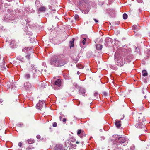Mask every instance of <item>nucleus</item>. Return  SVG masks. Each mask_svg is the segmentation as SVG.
<instances>
[{
	"label": "nucleus",
	"instance_id": "nucleus-38",
	"mask_svg": "<svg viewBox=\"0 0 150 150\" xmlns=\"http://www.w3.org/2000/svg\"><path fill=\"white\" fill-rule=\"evenodd\" d=\"M74 120H76L77 119V118L76 117H75V116H74Z\"/></svg>",
	"mask_w": 150,
	"mask_h": 150
},
{
	"label": "nucleus",
	"instance_id": "nucleus-25",
	"mask_svg": "<svg viewBox=\"0 0 150 150\" xmlns=\"http://www.w3.org/2000/svg\"><path fill=\"white\" fill-rule=\"evenodd\" d=\"M82 131H82L80 129H79L77 131V135L79 136L80 135V134H81Z\"/></svg>",
	"mask_w": 150,
	"mask_h": 150
},
{
	"label": "nucleus",
	"instance_id": "nucleus-23",
	"mask_svg": "<svg viewBox=\"0 0 150 150\" xmlns=\"http://www.w3.org/2000/svg\"><path fill=\"white\" fill-rule=\"evenodd\" d=\"M77 67L79 69H83V66L81 64H77L76 65Z\"/></svg>",
	"mask_w": 150,
	"mask_h": 150
},
{
	"label": "nucleus",
	"instance_id": "nucleus-1",
	"mask_svg": "<svg viewBox=\"0 0 150 150\" xmlns=\"http://www.w3.org/2000/svg\"><path fill=\"white\" fill-rule=\"evenodd\" d=\"M67 63V61L63 54L54 56L50 61V64L56 67L63 66Z\"/></svg>",
	"mask_w": 150,
	"mask_h": 150
},
{
	"label": "nucleus",
	"instance_id": "nucleus-27",
	"mask_svg": "<svg viewBox=\"0 0 150 150\" xmlns=\"http://www.w3.org/2000/svg\"><path fill=\"white\" fill-rule=\"evenodd\" d=\"M75 19L76 20H78L79 18V16L77 14H75L74 16Z\"/></svg>",
	"mask_w": 150,
	"mask_h": 150
},
{
	"label": "nucleus",
	"instance_id": "nucleus-40",
	"mask_svg": "<svg viewBox=\"0 0 150 150\" xmlns=\"http://www.w3.org/2000/svg\"><path fill=\"white\" fill-rule=\"evenodd\" d=\"M34 67H33L32 68V69H33H33H35V70H36V71H35V72H37V70L35 68H33Z\"/></svg>",
	"mask_w": 150,
	"mask_h": 150
},
{
	"label": "nucleus",
	"instance_id": "nucleus-50",
	"mask_svg": "<svg viewBox=\"0 0 150 150\" xmlns=\"http://www.w3.org/2000/svg\"><path fill=\"white\" fill-rule=\"evenodd\" d=\"M20 150H22L21 149H20Z\"/></svg>",
	"mask_w": 150,
	"mask_h": 150
},
{
	"label": "nucleus",
	"instance_id": "nucleus-33",
	"mask_svg": "<svg viewBox=\"0 0 150 150\" xmlns=\"http://www.w3.org/2000/svg\"><path fill=\"white\" fill-rule=\"evenodd\" d=\"M36 137L37 139H39L40 138V135H38Z\"/></svg>",
	"mask_w": 150,
	"mask_h": 150
},
{
	"label": "nucleus",
	"instance_id": "nucleus-34",
	"mask_svg": "<svg viewBox=\"0 0 150 150\" xmlns=\"http://www.w3.org/2000/svg\"><path fill=\"white\" fill-rule=\"evenodd\" d=\"M137 1L138 2L140 3H142V0H137Z\"/></svg>",
	"mask_w": 150,
	"mask_h": 150
},
{
	"label": "nucleus",
	"instance_id": "nucleus-16",
	"mask_svg": "<svg viewBox=\"0 0 150 150\" xmlns=\"http://www.w3.org/2000/svg\"><path fill=\"white\" fill-rule=\"evenodd\" d=\"M72 41H71L69 42V44L70 45V47L71 48V47H73L74 46V39L73 38Z\"/></svg>",
	"mask_w": 150,
	"mask_h": 150
},
{
	"label": "nucleus",
	"instance_id": "nucleus-19",
	"mask_svg": "<svg viewBox=\"0 0 150 150\" xmlns=\"http://www.w3.org/2000/svg\"><path fill=\"white\" fill-rule=\"evenodd\" d=\"M142 75L144 76H146L148 75V73L146 70H143L142 72Z\"/></svg>",
	"mask_w": 150,
	"mask_h": 150
},
{
	"label": "nucleus",
	"instance_id": "nucleus-20",
	"mask_svg": "<svg viewBox=\"0 0 150 150\" xmlns=\"http://www.w3.org/2000/svg\"><path fill=\"white\" fill-rule=\"evenodd\" d=\"M86 135V134H85L83 130V131L82 132L81 134H80V135L79 137H80L82 138L83 137L85 136Z\"/></svg>",
	"mask_w": 150,
	"mask_h": 150
},
{
	"label": "nucleus",
	"instance_id": "nucleus-29",
	"mask_svg": "<svg viewBox=\"0 0 150 150\" xmlns=\"http://www.w3.org/2000/svg\"><path fill=\"white\" fill-rule=\"evenodd\" d=\"M18 145L20 147H21L22 146V143L21 142H19L18 144Z\"/></svg>",
	"mask_w": 150,
	"mask_h": 150
},
{
	"label": "nucleus",
	"instance_id": "nucleus-47",
	"mask_svg": "<svg viewBox=\"0 0 150 150\" xmlns=\"http://www.w3.org/2000/svg\"><path fill=\"white\" fill-rule=\"evenodd\" d=\"M146 96H144V97L145 98H146Z\"/></svg>",
	"mask_w": 150,
	"mask_h": 150
},
{
	"label": "nucleus",
	"instance_id": "nucleus-42",
	"mask_svg": "<svg viewBox=\"0 0 150 150\" xmlns=\"http://www.w3.org/2000/svg\"><path fill=\"white\" fill-rule=\"evenodd\" d=\"M130 59H129L127 61V62H130Z\"/></svg>",
	"mask_w": 150,
	"mask_h": 150
},
{
	"label": "nucleus",
	"instance_id": "nucleus-11",
	"mask_svg": "<svg viewBox=\"0 0 150 150\" xmlns=\"http://www.w3.org/2000/svg\"><path fill=\"white\" fill-rule=\"evenodd\" d=\"M83 40H81L80 42V45L81 46V47H84V46H82V44L83 45H85V44L86 41V38L83 37Z\"/></svg>",
	"mask_w": 150,
	"mask_h": 150
},
{
	"label": "nucleus",
	"instance_id": "nucleus-4",
	"mask_svg": "<svg viewBox=\"0 0 150 150\" xmlns=\"http://www.w3.org/2000/svg\"><path fill=\"white\" fill-rule=\"evenodd\" d=\"M62 81L61 79H57L54 83V89L55 90H59L62 86Z\"/></svg>",
	"mask_w": 150,
	"mask_h": 150
},
{
	"label": "nucleus",
	"instance_id": "nucleus-8",
	"mask_svg": "<svg viewBox=\"0 0 150 150\" xmlns=\"http://www.w3.org/2000/svg\"><path fill=\"white\" fill-rule=\"evenodd\" d=\"M63 146L61 144H58L57 145L56 150H63Z\"/></svg>",
	"mask_w": 150,
	"mask_h": 150
},
{
	"label": "nucleus",
	"instance_id": "nucleus-21",
	"mask_svg": "<svg viewBox=\"0 0 150 150\" xmlns=\"http://www.w3.org/2000/svg\"><path fill=\"white\" fill-rule=\"evenodd\" d=\"M27 141L28 143L30 144H31L34 142V140L31 139H29Z\"/></svg>",
	"mask_w": 150,
	"mask_h": 150
},
{
	"label": "nucleus",
	"instance_id": "nucleus-17",
	"mask_svg": "<svg viewBox=\"0 0 150 150\" xmlns=\"http://www.w3.org/2000/svg\"><path fill=\"white\" fill-rule=\"evenodd\" d=\"M17 59L19 60L20 61L24 62L25 61L24 58L22 57L21 56H18L17 57Z\"/></svg>",
	"mask_w": 150,
	"mask_h": 150
},
{
	"label": "nucleus",
	"instance_id": "nucleus-24",
	"mask_svg": "<svg viewBox=\"0 0 150 150\" xmlns=\"http://www.w3.org/2000/svg\"><path fill=\"white\" fill-rule=\"evenodd\" d=\"M28 50V47H25L22 50V51L23 52H27Z\"/></svg>",
	"mask_w": 150,
	"mask_h": 150
},
{
	"label": "nucleus",
	"instance_id": "nucleus-49",
	"mask_svg": "<svg viewBox=\"0 0 150 150\" xmlns=\"http://www.w3.org/2000/svg\"><path fill=\"white\" fill-rule=\"evenodd\" d=\"M35 76L34 75L33 76L34 77H35Z\"/></svg>",
	"mask_w": 150,
	"mask_h": 150
},
{
	"label": "nucleus",
	"instance_id": "nucleus-14",
	"mask_svg": "<svg viewBox=\"0 0 150 150\" xmlns=\"http://www.w3.org/2000/svg\"><path fill=\"white\" fill-rule=\"evenodd\" d=\"M96 49L98 50H101L103 47L102 45L100 44H96Z\"/></svg>",
	"mask_w": 150,
	"mask_h": 150
},
{
	"label": "nucleus",
	"instance_id": "nucleus-45",
	"mask_svg": "<svg viewBox=\"0 0 150 150\" xmlns=\"http://www.w3.org/2000/svg\"><path fill=\"white\" fill-rule=\"evenodd\" d=\"M7 1H12V0H7Z\"/></svg>",
	"mask_w": 150,
	"mask_h": 150
},
{
	"label": "nucleus",
	"instance_id": "nucleus-18",
	"mask_svg": "<svg viewBox=\"0 0 150 150\" xmlns=\"http://www.w3.org/2000/svg\"><path fill=\"white\" fill-rule=\"evenodd\" d=\"M32 54H33V52H32L31 54L28 53V54L25 56V58H27L28 60H29L30 58V56Z\"/></svg>",
	"mask_w": 150,
	"mask_h": 150
},
{
	"label": "nucleus",
	"instance_id": "nucleus-41",
	"mask_svg": "<svg viewBox=\"0 0 150 150\" xmlns=\"http://www.w3.org/2000/svg\"><path fill=\"white\" fill-rule=\"evenodd\" d=\"M80 74V72L79 71H78L77 72V74L78 75L79 74Z\"/></svg>",
	"mask_w": 150,
	"mask_h": 150
},
{
	"label": "nucleus",
	"instance_id": "nucleus-5",
	"mask_svg": "<svg viewBox=\"0 0 150 150\" xmlns=\"http://www.w3.org/2000/svg\"><path fill=\"white\" fill-rule=\"evenodd\" d=\"M35 71H36V70H35V69L33 68L30 71L29 73H26L24 75L25 78L27 79H28L30 78V75L32 74L33 75L35 74Z\"/></svg>",
	"mask_w": 150,
	"mask_h": 150
},
{
	"label": "nucleus",
	"instance_id": "nucleus-30",
	"mask_svg": "<svg viewBox=\"0 0 150 150\" xmlns=\"http://www.w3.org/2000/svg\"><path fill=\"white\" fill-rule=\"evenodd\" d=\"M62 121L64 123H65L66 121V119L65 118H64L63 119Z\"/></svg>",
	"mask_w": 150,
	"mask_h": 150
},
{
	"label": "nucleus",
	"instance_id": "nucleus-15",
	"mask_svg": "<svg viewBox=\"0 0 150 150\" xmlns=\"http://www.w3.org/2000/svg\"><path fill=\"white\" fill-rule=\"evenodd\" d=\"M46 9L45 8L44 6L41 7L38 9V10L41 12L45 11Z\"/></svg>",
	"mask_w": 150,
	"mask_h": 150
},
{
	"label": "nucleus",
	"instance_id": "nucleus-32",
	"mask_svg": "<svg viewBox=\"0 0 150 150\" xmlns=\"http://www.w3.org/2000/svg\"><path fill=\"white\" fill-rule=\"evenodd\" d=\"M94 96H96L98 95V93L97 92H96L94 93Z\"/></svg>",
	"mask_w": 150,
	"mask_h": 150
},
{
	"label": "nucleus",
	"instance_id": "nucleus-43",
	"mask_svg": "<svg viewBox=\"0 0 150 150\" xmlns=\"http://www.w3.org/2000/svg\"><path fill=\"white\" fill-rule=\"evenodd\" d=\"M76 144H79V142L77 141L76 142Z\"/></svg>",
	"mask_w": 150,
	"mask_h": 150
},
{
	"label": "nucleus",
	"instance_id": "nucleus-31",
	"mask_svg": "<svg viewBox=\"0 0 150 150\" xmlns=\"http://www.w3.org/2000/svg\"><path fill=\"white\" fill-rule=\"evenodd\" d=\"M31 148L29 146L26 148V150H31Z\"/></svg>",
	"mask_w": 150,
	"mask_h": 150
},
{
	"label": "nucleus",
	"instance_id": "nucleus-13",
	"mask_svg": "<svg viewBox=\"0 0 150 150\" xmlns=\"http://www.w3.org/2000/svg\"><path fill=\"white\" fill-rule=\"evenodd\" d=\"M132 29L134 30V32H136L137 31L139 30V28L138 26L136 25H134L132 27Z\"/></svg>",
	"mask_w": 150,
	"mask_h": 150
},
{
	"label": "nucleus",
	"instance_id": "nucleus-26",
	"mask_svg": "<svg viewBox=\"0 0 150 150\" xmlns=\"http://www.w3.org/2000/svg\"><path fill=\"white\" fill-rule=\"evenodd\" d=\"M128 16L127 14L126 13H124L123 15V18L124 19H126L127 18Z\"/></svg>",
	"mask_w": 150,
	"mask_h": 150
},
{
	"label": "nucleus",
	"instance_id": "nucleus-22",
	"mask_svg": "<svg viewBox=\"0 0 150 150\" xmlns=\"http://www.w3.org/2000/svg\"><path fill=\"white\" fill-rule=\"evenodd\" d=\"M87 2V0H79V4L80 5L83 3H86Z\"/></svg>",
	"mask_w": 150,
	"mask_h": 150
},
{
	"label": "nucleus",
	"instance_id": "nucleus-48",
	"mask_svg": "<svg viewBox=\"0 0 150 150\" xmlns=\"http://www.w3.org/2000/svg\"><path fill=\"white\" fill-rule=\"evenodd\" d=\"M31 33H30V35H31Z\"/></svg>",
	"mask_w": 150,
	"mask_h": 150
},
{
	"label": "nucleus",
	"instance_id": "nucleus-37",
	"mask_svg": "<svg viewBox=\"0 0 150 150\" xmlns=\"http://www.w3.org/2000/svg\"><path fill=\"white\" fill-rule=\"evenodd\" d=\"M94 20L95 22L97 23L98 22V21L96 19H94Z\"/></svg>",
	"mask_w": 150,
	"mask_h": 150
},
{
	"label": "nucleus",
	"instance_id": "nucleus-2",
	"mask_svg": "<svg viewBox=\"0 0 150 150\" xmlns=\"http://www.w3.org/2000/svg\"><path fill=\"white\" fill-rule=\"evenodd\" d=\"M123 52L119 50L116 51L114 55V61L116 65L122 66L125 64V58Z\"/></svg>",
	"mask_w": 150,
	"mask_h": 150
},
{
	"label": "nucleus",
	"instance_id": "nucleus-46",
	"mask_svg": "<svg viewBox=\"0 0 150 150\" xmlns=\"http://www.w3.org/2000/svg\"><path fill=\"white\" fill-rule=\"evenodd\" d=\"M3 68H4V69H6V67H3Z\"/></svg>",
	"mask_w": 150,
	"mask_h": 150
},
{
	"label": "nucleus",
	"instance_id": "nucleus-44",
	"mask_svg": "<svg viewBox=\"0 0 150 150\" xmlns=\"http://www.w3.org/2000/svg\"><path fill=\"white\" fill-rule=\"evenodd\" d=\"M89 10V9H88L87 10V11H87V13L88 12V11Z\"/></svg>",
	"mask_w": 150,
	"mask_h": 150
},
{
	"label": "nucleus",
	"instance_id": "nucleus-28",
	"mask_svg": "<svg viewBox=\"0 0 150 150\" xmlns=\"http://www.w3.org/2000/svg\"><path fill=\"white\" fill-rule=\"evenodd\" d=\"M57 126V123L55 122L53 123V126L54 127H56Z\"/></svg>",
	"mask_w": 150,
	"mask_h": 150
},
{
	"label": "nucleus",
	"instance_id": "nucleus-7",
	"mask_svg": "<svg viewBox=\"0 0 150 150\" xmlns=\"http://www.w3.org/2000/svg\"><path fill=\"white\" fill-rule=\"evenodd\" d=\"M23 87L25 89L29 90L31 88L32 86L30 83L27 82L24 83Z\"/></svg>",
	"mask_w": 150,
	"mask_h": 150
},
{
	"label": "nucleus",
	"instance_id": "nucleus-9",
	"mask_svg": "<svg viewBox=\"0 0 150 150\" xmlns=\"http://www.w3.org/2000/svg\"><path fill=\"white\" fill-rule=\"evenodd\" d=\"M40 0H36L35 1V5L37 7L41 6L42 4L40 3Z\"/></svg>",
	"mask_w": 150,
	"mask_h": 150
},
{
	"label": "nucleus",
	"instance_id": "nucleus-10",
	"mask_svg": "<svg viewBox=\"0 0 150 150\" xmlns=\"http://www.w3.org/2000/svg\"><path fill=\"white\" fill-rule=\"evenodd\" d=\"M115 125L118 128H120L121 125V121L118 120H116Z\"/></svg>",
	"mask_w": 150,
	"mask_h": 150
},
{
	"label": "nucleus",
	"instance_id": "nucleus-35",
	"mask_svg": "<svg viewBox=\"0 0 150 150\" xmlns=\"http://www.w3.org/2000/svg\"><path fill=\"white\" fill-rule=\"evenodd\" d=\"M103 94L105 96H106L107 95V93L105 92H104L103 93Z\"/></svg>",
	"mask_w": 150,
	"mask_h": 150
},
{
	"label": "nucleus",
	"instance_id": "nucleus-3",
	"mask_svg": "<svg viewBox=\"0 0 150 150\" xmlns=\"http://www.w3.org/2000/svg\"><path fill=\"white\" fill-rule=\"evenodd\" d=\"M113 137H116V138L115 139V140H119L118 144H117L118 147H120V146L123 145L125 146L127 144V138L126 137H119L118 136H113Z\"/></svg>",
	"mask_w": 150,
	"mask_h": 150
},
{
	"label": "nucleus",
	"instance_id": "nucleus-39",
	"mask_svg": "<svg viewBox=\"0 0 150 150\" xmlns=\"http://www.w3.org/2000/svg\"><path fill=\"white\" fill-rule=\"evenodd\" d=\"M62 117L61 116H60L59 117V118L60 120V121H61V119Z\"/></svg>",
	"mask_w": 150,
	"mask_h": 150
},
{
	"label": "nucleus",
	"instance_id": "nucleus-36",
	"mask_svg": "<svg viewBox=\"0 0 150 150\" xmlns=\"http://www.w3.org/2000/svg\"><path fill=\"white\" fill-rule=\"evenodd\" d=\"M139 126V125L137 124H136V125H135V126L137 128H139V127L138 126Z\"/></svg>",
	"mask_w": 150,
	"mask_h": 150
},
{
	"label": "nucleus",
	"instance_id": "nucleus-12",
	"mask_svg": "<svg viewBox=\"0 0 150 150\" xmlns=\"http://www.w3.org/2000/svg\"><path fill=\"white\" fill-rule=\"evenodd\" d=\"M86 93V91L83 88H81L79 89V93L84 96Z\"/></svg>",
	"mask_w": 150,
	"mask_h": 150
},
{
	"label": "nucleus",
	"instance_id": "nucleus-6",
	"mask_svg": "<svg viewBox=\"0 0 150 150\" xmlns=\"http://www.w3.org/2000/svg\"><path fill=\"white\" fill-rule=\"evenodd\" d=\"M43 106H45V104L44 103V101L42 100L39 101V103L37 104L36 107L38 109H40Z\"/></svg>",
	"mask_w": 150,
	"mask_h": 150
}]
</instances>
